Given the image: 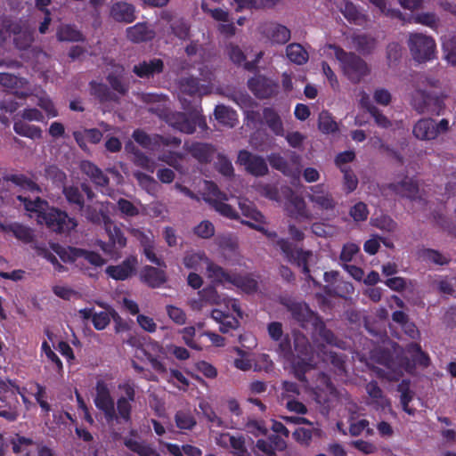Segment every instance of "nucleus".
Masks as SVG:
<instances>
[{"instance_id":"38","label":"nucleus","mask_w":456,"mask_h":456,"mask_svg":"<svg viewBox=\"0 0 456 456\" xmlns=\"http://www.w3.org/2000/svg\"><path fill=\"white\" fill-rule=\"evenodd\" d=\"M411 86L414 90L428 92V88H438L440 81L424 73H417L412 77Z\"/></svg>"},{"instance_id":"28","label":"nucleus","mask_w":456,"mask_h":456,"mask_svg":"<svg viewBox=\"0 0 456 456\" xmlns=\"http://www.w3.org/2000/svg\"><path fill=\"white\" fill-rule=\"evenodd\" d=\"M81 171L86 175L96 186L106 187L110 183L109 177L91 161H83L80 165Z\"/></svg>"},{"instance_id":"45","label":"nucleus","mask_w":456,"mask_h":456,"mask_svg":"<svg viewBox=\"0 0 456 456\" xmlns=\"http://www.w3.org/2000/svg\"><path fill=\"white\" fill-rule=\"evenodd\" d=\"M314 334H318L326 343L340 347L341 341L338 340L334 333L326 328L325 323L320 318L316 324L312 328Z\"/></svg>"},{"instance_id":"17","label":"nucleus","mask_w":456,"mask_h":456,"mask_svg":"<svg viewBox=\"0 0 456 456\" xmlns=\"http://www.w3.org/2000/svg\"><path fill=\"white\" fill-rule=\"evenodd\" d=\"M4 28L9 35H14V45L20 50H27L33 41V37L30 33L22 31L21 26L18 22H14L11 20H4Z\"/></svg>"},{"instance_id":"7","label":"nucleus","mask_w":456,"mask_h":456,"mask_svg":"<svg viewBox=\"0 0 456 456\" xmlns=\"http://www.w3.org/2000/svg\"><path fill=\"white\" fill-rule=\"evenodd\" d=\"M42 223L52 232L56 233H69L77 226L75 217L69 216L66 211L51 207L42 216Z\"/></svg>"},{"instance_id":"19","label":"nucleus","mask_w":456,"mask_h":456,"mask_svg":"<svg viewBox=\"0 0 456 456\" xmlns=\"http://www.w3.org/2000/svg\"><path fill=\"white\" fill-rule=\"evenodd\" d=\"M140 280L148 287L157 289L163 286L167 282V278L164 270L151 265H145L141 270Z\"/></svg>"},{"instance_id":"34","label":"nucleus","mask_w":456,"mask_h":456,"mask_svg":"<svg viewBox=\"0 0 456 456\" xmlns=\"http://www.w3.org/2000/svg\"><path fill=\"white\" fill-rule=\"evenodd\" d=\"M62 193L67 202L77 208L78 211H83L85 208L84 195L78 186L76 185H64L62 187Z\"/></svg>"},{"instance_id":"31","label":"nucleus","mask_w":456,"mask_h":456,"mask_svg":"<svg viewBox=\"0 0 456 456\" xmlns=\"http://www.w3.org/2000/svg\"><path fill=\"white\" fill-rule=\"evenodd\" d=\"M106 232L109 237V244L106 247H102L104 251H108L107 247L111 246L112 248H123L126 245V238L118 226L110 221L109 224L106 223L105 226Z\"/></svg>"},{"instance_id":"60","label":"nucleus","mask_w":456,"mask_h":456,"mask_svg":"<svg viewBox=\"0 0 456 456\" xmlns=\"http://www.w3.org/2000/svg\"><path fill=\"white\" fill-rule=\"evenodd\" d=\"M216 167L217 171L224 176L231 177L234 175V169L231 160L221 153L217 155Z\"/></svg>"},{"instance_id":"30","label":"nucleus","mask_w":456,"mask_h":456,"mask_svg":"<svg viewBox=\"0 0 456 456\" xmlns=\"http://www.w3.org/2000/svg\"><path fill=\"white\" fill-rule=\"evenodd\" d=\"M211 317L219 323V330L222 333H228L238 329L240 322L232 314L218 309H214Z\"/></svg>"},{"instance_id":"3","label":"nucleus","mask_w":456,"mask_h":456,"mask_svg":"<svg viewBox=\"0 0 456 456\" xmlns=\"http://www.w3.org/2000/svg\"><path fill=\"white\" fill-rule=\"evenodd\" d=\"M294 349L298 354L300 360L294 364L296 377L305 382V374L315 368L314 363V348L308 338L300 331H294Z\"/></svg>"},{"instance_id":"25","label":"nucleus","mask_w":456,"mask_h":456,"mask_svg":"<svg viewBox=\"0 0 456 456\" xmlns=\"http://www.w3.org/2000/svg\"><path fill=\"white\" fill-rule=\"evenodd\" d=\"M387 189L402 197L414 200L418 197L419 186L411 178H404L398 183H392L387 185Z\"/></svg>"},{"instance_id":"54","label":"nucleus","mask_w":456,"mask_h":456,"mask_svg":"<svg viewBox=\"0 0 456 456\" xmlns=\"http://www.w3.org/2000/svg\"><path fill=\"white\" fill-rule=\"evenodd\" d=\"M172 33L181 40H186L190 36V25L183 19H177L171 22Z\"/></svg>"},{"instance_id":"41","label":"nucleus","mask_w":456,"mask_h":456,"mask_svg":"<svg viewBox=\"0 0 456 456\" xmlns=\"http://www.w3.org/2000/svg\"><path fill=\"white\" fill-rule=\"evenodd\" d=\"M13 130L17 134L30 139H39L42 137V130L40 127L28 125L22 120L14 122Z\"/></svg>"},{"instance_id":"2","label":"nucleus","mask_w":456,"mask_h":456,"mask_svg":"<svg viewBox=\"0 0 456 456\" xmlns=\"http://www.w3.org/2000/svg\"><path fill=\"white\" fill-rule=\"evenodd\" d=\"M407 45L411 58L418 63H426L436 58V44L431 36L423 33H410Z\"/></svg>"},{"instance_id":"13","label":"nucleus","mask_w":456,"mask_h":456,"mask_svg":"<svg viewBox=\"0 0 456 456\" xmlns=\"http://www.w3.org/2000/svg\"><path fill=\"white\" fill-rule=\"evenodd\" d=\"M310 191L307 198L316 208L324 211H333L336 208L337 201L330 192L322 189V185L313 186Z\"/></svg>"},{"instance_id":"23","label":"nucleus","mask_w":456,"mask_h":456,"mask_svg":"<svg viewBox=\"0 0 456 456\" xmlns=\"http://www.w3.org/2000/svg\"><path fill=\"white\" fill-rule=\"evenodd\" d=\"M314 393L317 397H338L342 396L340 393L333 387L330 378L323 372H319L316 381L312 387Z\"/></svg>"},{"instance_id":"61","label":"nucleus","mask_w":456,"mask_h":456,"mask_svg":"<svg viewBox=\"0 0 456 456\" xmlns=\"http://www.w3.org/2000/svg\"><path fill=\"white\" fill-rule=\"evenodd\" d=\"M133 161L135 166L140 167L149 172L152 173L154 171L155 162L141 151H136L134 152Z\"/></svg>"},{"instance_id":"36","label":"nucleus","mask_w":456,"mask_h":456,"mask_svg":"<svg viewBox=\"0 0 456 456\" xmlns=\"http://www.w3.org/2000/svg\"><path fill=\"white\" fill-rule=\"evenodd\" d=\"M91 94L94 95L102 103L118 102V97L110 88L103 84L92 81L90 83Z\"/></svg>"},{"instance_id":"59","label":"nucleus","mask_w":456,"mask_h":456,"mask_svg":"<svg viewBox=\"0 0 456 456\" xmlns=\"http://www.w3.org/2000/svg\"><path fill=\"white\" fill-rule=\"evenodd\" d=\"M199 296L201 301L211 305H217L221 301L220 296L218 295L214 285H208L203 289L200 290Z\"/></svg>"},{"instance_id":"55","label":"nucleus","mask_w":456,"mask_h":456,"mask_svg":"<svg viewBox=\"0 0 456 456\" xmlns=\"http://www.w3.org/2000/svg\"><path fill=\"white\" fill-rule=\"evenodd\" d=\"M232 448L233 456H249V452L245 446V439L242 436H226Z\"/></svg>"},{"instance_id":"4","label":"nucleus","mask_w":456,"mask_h":456,"mask_svg":"<svg viewBox=\"0 0 456 456\" xmlns=\"http://www.w3.org/2000/svg\"><path fill=\"white\" fill-rule=\"evenodd\" d=\"M282 253L289 262L302 269V273L305 275V279L319 286V282L310 274L309 265L314 262V255L311 250H304L297 248L286 240H278Z\"/></svg>"},{"instance_id":"10","label":"nucleus","mask_w":456,"mask_h":456,"mask_svg":"<svg viewBox=\"0 0 456 456\" xmlns=\"http://www.w3.org/2000/svg\"><path fill=\"white\" fill-rule=\"evenodd\" d=\"M281 191L287 200L285 211L288 216L297 221L312 219V214L307 209L306 203L301 196L297 195L289 186L281 187Z\"/></svg>"},{"instance_id":"8","label":"nucleus","mask_w":456,"mask_h":456,"mask_svg":"<svg viewBox=\"0 0 456 456\" xmlns=\"http://www.w3.org/2000/svg\"><path fill=\"white\" fill-rule=\"evenodd\" d=\"M449 121L445 118L436 122L431 118H420L418 120L412 128L413 135L422 141H432L436 139L440 134H445L449 131Z\"/></svg>"},{"instance_id":"56","label":"nucleus","mask_w":456,"mask_h":456,"mask_svg":"<svg viewBox=\"0 0 456 456\" xmlns=\"http://www.w3.org/2000/svg\"><path fill=\"white\" fill-rule=\"evenodd\" d=\"M371 224L388 233H393L397 230V224L388 216H381L372 219Z\"/></svg>"},{"instance_id":"29","label":"nucleus","mask_w":456,"mask_h":456,"mask_svg":"<svg viewBox=\"0 0 456 456\" xmlns=\"http://www.w3.org/2000/svg\"><path fill=\"white\" fill-rule=\"evenodd\" d=\"M155 36L153 30L150 29L147 23L138 22L126 28L127 38L134 43H142L151 40Z\"/></svg>"},{"instance_id":"43","label":"nucleus","mask_w":456,"mask_h":456,"mask_svg":"<svg viewBox=\"0 0 456 456\" xmlns=\"http://www.w3.org/2000/svg\"><path fill=\"white\" fill-rule=\"evenodd\" d=\"M216 119L224 125L231 127L234 126L237 122L236 112L224 105H217L215 109Z\"/></svg>"},{"instance_id":"51","label":"nucleus","mask_w":456,"mask_h":456,"mask_svg":"<svg viewBox=\"0 0 456 456\" xmlns=\"http://www.w3.org/2000/svg\"><path fill=\"white\" fill-rule=\"evenodd\" d=\"M340 170L343 173V180H342L343 191L346 194H349V193L353 192L357 188L358 178L352 169L341 167Z\"/></svg>"},{"instance_id":"37","label":"nucleus","mask_w":456,"mask_h":456,"mask_svg":"<svg viewBox=\"0 0 456 456\" xmlns=\"http://www.w3.org/2000/svg\"><path fill=\"white\" fill-rule=\"evenodd\" d=\"M279 84L272 78L258 75V99H268L277 95Z\"/></svg>"},{"instance_id":"57","label":"nucleus","mask_w":456,"mask_h":456,"mask_svg":"<svg viewBox=\"0 0 456 456\" xmlns=\"http://www.w3.org/2000/svg\"><path fill=\"white\" fill-rule=\"evenodd\" d=\"M268 161L273 168L281 171L285 175L293 176L295 175L286 159L281 155L272 154L268 157Z\"/></svg>"},{"instance_id":"58","label":"nucleus","mask_w":456,"mask_h":456,"mask_svg":"<svg viewBox=\"0 0 456 456\" xmlns=\"http://www.w3.org/2000/svg\"><path fill=\"white\" fill-rule=\"evenodd\" d=\"M86 217L88 221L93 224H99L101 223L104 224V227L106 226V223H110L111 221L110 217L103 212L102 210H97L94 208L88 206L85 211Z\"/></svg>"},{"instance_id":"20","label":"nucleus","mask_w":456,"mask_h":456,"mask_svg":"<svg viewBox=\"0 0 456 456\" xmlns=\"http://www.w3.org/2000/svg\"><path fill=\"white\" fill-rule=\"evenodd\" d=\"M187 151L200 163L208 164L213 159L216 149L211 143L193 142L187 147Z\"/></svg>"},{"instance_id":"5","label":"nucleus","mask_w":456,"mask_h":456,"mask_svg":"<svg viewBox=\"0 0 456 456\" xmlns=\"http://www.w3.org/2000/svg\"><path fill=\"white\" fill-rule=\"evenodd\" d=\"M410 104L419 115H440L444 108V97L436 94L414 90L411 94Z\"/></svg>"},{"instance_id":"21","label":"nucleus","mask_w":456,"mask_h":456,"mask_svg":"<svg viewBox=\"0 0 456 456\" xmlns=\"http://www.w3.org/2000/svg\"><path fill=\"white\" fill-rule=\"evenodd\" d=\"M17 200L23 204V207L26 211L30 213H35L37 216V221L42 223V216L46 214L49 207V203L46 200L37 196L34 200L30 198L25 197L23 195H18Z\"/></svg>"},{"instance_id":"62","label":"nucleus","mask_w":456,"mask_h":456,"mask_svg":"<svg viewBox=\"0 0 456 456\" xmlns=\"http://www.w3.org/2000/svg\"><path fill=\"white\" fill-rule=\"evenodd\" d=\"M193 232L200 238L210 239L215 234V227L210 221L204 220L194 227Z\"/></svg>"},{"instance_id":"49","label":"nucleus","mask_w":456,"mask_h":456,"mask_svg":"<svg viewBox=\"0 0 456 456\" xmlns=\"http://www.w3.org/2000/svg\"><path fill=\"white\" fill-rule=\"evenodd\" d=\"M318 128L323 134H331L338 131V126L337 122L331 117L330 113L327 110H322L319 114Z\"/></svg>"},{"instance_id":"32","label":"nucleus","mask_w":456,"mask_h":456,"mask_svg":"<svg viewBox=\"0 0 456 456\" xmlns=\"http://www.w3.org/2000/svg\"><path fill=\"white\" fill-rule=\"evenodd\" d=\"M228 54L230 60L235 65L242 66L245 70L249 72H254L256 70V57L249 61H247L244 53L239 46L231 45L228 48Z\"/></svg>"},{"instance_id":"50","label":"nucleus","mask_w":456,"mask_h":456,"mask_svg":"<svg viewBox=\"0 0 456 456\" xmlns=\"http://www.w3.org/2000/svg\"><path fill=\"white\" fill-rule=\"evenodd\" d=\"M237 163L245 167L246 170L256 176V156L246 150L240 151Z\"/></svg>"},{"instance_id":"44","label":"nucleus","mask_w":456,"mask_h":456,"mask_svg":"<svg viewBox=\"0 0 456 456\" xmlns=\"http://www.w3.org/2000/svg\"><path fill=\"white\" fill-rule=\"evenodd\" d=\"M204 200L209 203L220 215L230 219L238 218V213L231 205L224 202L225 200H218V199H211L209 197H204Z\"/></svg>"},{"instance_id":"48","label":"nucleus","mask_w":456,"mask_h":456,"mask_svg":"<svg viewBox=\"0 0 456 456\" xmlns=\"http://www.w3.org/2000/svg\"><path fill=\"white\" fill-rule=\"evenodd\" d=\"M45 176L56 186H64L67 175L64 171L56 165H48L45 168Z\"/></svg>"},{"instance_id":"9","label":"nucleus","mask_w":456,"mask_h":456,"mask_svg":"<svg viewBox=\"0 0 456 456\" xmlns=\"http://www.w3.org/2000/svg\"><path fill=\"white\" fill-rule=\"evenodd\" d=\"M281 304L290 313L291 317L303 329L313 328L320 319V316L313 312L307 304L304 302H297L289 298L281 300Z\"/></svg>"},{"instance_id":"53","label":"nucleus","mask_w":456,"mask_h":456,"mask_svg":"<svg viewBox=\"0 0 456 456\" xmlns=\"http://www.w3.org/2000/svg\"><path fill=\"white\" fill-rule=\"evenodd\" d=\"M180 89L183 94L189 96H195L200 94V85L197 77H184L180 82Z\"/></svg>"},{"instance_id":"27","label":"nucleus","mask_w":456,"mask_h":456,"mask_svg":"<svg viewBox=\"0 0 456 456\" xmlns=\"http://www.w3.org/2000/svg\"><path fill=\"white\" fill-rule=\"evenodd\" d=\"M261 123L266 126L275 135H284L282 120L274 109L268 107L263 110Z\"/></svg>"},{"instance_id":"6","label":"nucleus","mask_w":456,"mask_h":456,"mask_svg":"<svg viewBox=\"0 0 456 456\" xmlns=\"http://www.w3.org/2000/svg\"><path fill=\"white\" fill-rule=\"evenodd\" d=\"M208 277L212 280L213 283L216 284H232L241 288L244 290H255L256 289V281L249 280L247 277L230 273L225 271L223 267L210 263L207 267Z\"/></svg>"},{"instance_id":"39","label":"nucleus","mask_w":456,"mask_h":456,"mask_svg":"<svg viewBox=\"0 0 456 456\" xmlns=\"http://www.w3.org/2000/svg\"><path fill=\"white\" fill-rule=\"evenodd\" d=\"M325 346H319V351L322 354V359L323 362H330L335 368L338 374L341 375L346 373V362L345 357L342 354H338L335 352H327L324 350Z\"/></svg>"},{"instance_id":"63","label":"nucleus","mask_w":456,"mask_h":456,"mask_svg":"<svg viewBox=\"0 0 456 456\" xmlns=\"http://www.w3.org/2000/svg\"><path fill=\"white\" fill-rule=\"evenodd\" d=\"M175 419L176 426L180 429H191L196 425L194 418L184 411H177Z\"/></svg>"},{"instance_id":"22","label":"nucleus","mask_w":456,"mask_h":456,"mask_svg":"<svg viewBox=\"0 0 456 456\" xmlns=\"http://www.w3.org/2000/svg\"><path fill=\"white\" fill-rule=\"evenodd\" d=\"M4 181L11 182L21 191L40 194L42 188L31 178L24 174H8L3 176Z\"/></svg>"},{"instance_id":"64","label":"nucleus","mask_w":456,"mask_h":456,"mask_svg":"<svg viewBox=\"0 0 456 456\" xmlns=\"http://www.w3.org/2000/svg\"><path fill=\"white\" fill-rule=\"evenodd\" d=\"M125 445L132 452L137 453L140 456H150L152 450L150 446L143 444L134 439H126Z\"/></svg>"},{"instance_id":"24","label":"nucleus","mask_w":456,"mask_h":456,"mask_svg":"<svg viewBox=\"0 0 456 456\" xmlns=\"http://www.w3.org/2000/svg\"><path fill=\"white\" fill-rule=\"evenodd\" d=\"M110 16L116 21L131 23L136 19L135 8L126 2H118L111 6Z\"/></svg>"},{"instance_id":"15","label":"nucleus","mask_w":456,"mask_h":456,"mask_svg":"<svg viewBox=\"0 0 456 456\" xmlns=\"http://www.w3.org/2000/svg\"><path fill=\"white\" fill-rule=\"evenodd\" d=\"M166 122L173 128L191 134L195 132V122L191 118V113L188 116L183 112L169 111L165 115Z\"/></svg>"},{"instance_id":"12","label":"nucleus","mask_w":456,"mask_h":456,"mask_svg":"<svg viewBox=\"0 0 456 456\" xmlns=\"http://www.w3.org/2000/svg\"><path fill=\"white\" fill-rule=\"evenodd\" d=\"M261 34L272 44L285 45L290 39V30L276 22H266L261 27Z\"/></svg>"},{"instance_id":"42","label":"nucleus","mask_w":456,"mask_h":456,"mask_svg":"<svg viewBox=\"0 0 456 456\" xmlns=\"http://www.w3.org/2000/svg\"><path fill=\"white\" fill-rule=\"evenodd\" d=\"M4 232H12L15 238L25 243L31 242L34 238L33 232L29 227L18 223L7 224Z\"/></svg>"},{"instance_id":"14","label":"nucleus","mask_w":456,"mask_h":456,"mask_svg":"<svg viewBox=\"0 0 456 456\" xmlns=\"http://www.w3.org/2000/svg\"><path fill=\"white\" fill-rule=\"evenodd\" d=\"M165 64L159 58L143 60L133 67V72L140 78L149 79L164 71Z\"/></svg>"},{"instance_id":"47","label":"nucleus","mask_w":456,"mask_h":456,"mask_svg":"<svg viewBox=\"0 0 456 456\" xmlns=\"http://www.w3.org/2000/svg\"><path fill=\"white\" fill-rule=\"evenodd\" d=\"M419 256L423 261L437 265H444L450 262V257L432 248H423L419 250Z\"/></svg>"},{"instance_id":"52","label":"nucleus","mask_w":456,"mask_h":456,"mask_svg":"<svg viewBox=\"0 0 456 456\" xmlns=\"http://www.w3.org/2000/svg\"><path fill=\"white\" fill-rule=\"evenodd\" d=\"M442 48L448 63L456 66V35L444 39Z\"/></svg>"},{"instance_id":"16","label":"nucleus","mask_w":456,"mask_h":456,"mask_svg":"<svg viewBox=\"0 0 456 456\" xmlns=\"http://www.w3.org/2000/svg\"><path fill=\"white\" fill-rule=\"evenodd\" d=\"M58 254L63 261L75 262L78 258H84L94 266H102L105 264L104 258L98 252L84 248L69 247L66 253L67 257L60 252Z\"/></svg>"},{"instance_id":"11","label":"nucleus","mask_w":456,"mask_h":456,"mask_svg":"<svg viewBox=\"0 0 456 456\" xmlns=\"http://www.w3.org/2000/svg\"><path fill=\"white\" fill-rule=\"evenodd\" d=\"M137 265V257L129 256L118 265L107 266L106 273L116 281H126L135 274Z\"/></svg>"},{"instance_id":"35","label":"nucleus","mask_w":456,"mask_h":456,"mask_svg":"<svg viewBox=\"0 0 456 456\" xmlns=\"http://www.w3.org/2000/svg\"><path fill=\"white\" fill-rule=\"evenodd\" d=\"M351 41L354 49L363 55L371 53L376 47V39L367 34H354Z\"/></svg>"},{"instance_id":"1","label":"nucleus","mask_w":456,"mask_h":456,"mask_svg":"<svg viewBox=\"0 0 456 456\" xmlns=\"http://www.w3.org/2000/svg\"><path fill=\"white\" fill-rule=\"evenodd\" d=\"M335 56L340 62L344 75L353 84H359L370 74V65L359 55L346 52L340 47H334Z\"/></svg>"},{"instance_id":"46","label":"nucleus","mask_w":456,"mask_h":456,"mask_svg":"<svg viewBox=\"0 0 456 456\" xmlns=\"http://www.w3.org/2000/svg\"><path fill=\"white\" fill-rule=\"evenodd\" d=\"M57 38L61 42H83L85 40L83 34L71 25L61 28L57 32Z\"/></svg>"},{"instance_id":"26","label":"nucleus","mask_w":456,"mask_h":456,"mask_svg":"<svg viewBox=\"0 0 456 456\" xmlns=\"http://www.w3.org/2000/svg\"><path fill=\"white\" fill-rule=\"evenodd\" d=\"M373 358L375 361L386 367L388 372H386L384 370L379 369L378 374L381 377H386L389 379H393L395 378V373H394V368L395 366V362L394 361L393 355L388 349H379L373 353Z\"/></svg>"},{"instance_id":"33","label":"nucleus","mask_w":456,"mask_h":456,"mask_svg":"<svg viewBox=\"0 0 456 456\" xmlns=\"http://www.w3.org/2000/svg\"><path fill=\"white\" fill-rule=\"evenodd\" d=\"M132 136L134 140L142 148L151 151H158L159 142H162V135L157 134L150 135L141 129H135L133 132Z\"/></svg>"},{"instance_id":"18","label":"nucleus","mask_w":456,"mask_h":456,"mask_svg":"<svg viewBox=\"0 0 456 456\" xmlns=\"http://www.w3.org/2000/svg\"><path fill=\"white\" fill-rule=\"evenodd\" d=\"M125 68L120 64H114L106 77L111 89L121 95H126L129 91V83L125 78Z\"/></svg>"},{"instance_id":"40","label":"nucleus","mask_w":456,"mask_h":456,"mask_svg":"<svg viewBox=\"0 0 456 456\" xmlns=\"http://www.w3.org/2000/svg\"><path fill=\"white\" fill-rule=\"evenodd\" d=\"M286 54L290 61L297 65L305 64L309 58L307 51L300 44L297 43L287 45Z\"/></svg>"}]
</instances>
